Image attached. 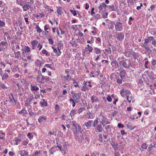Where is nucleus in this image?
<instances>
[{
	"label": "nucleus",
	"mask_w": 156,
	"mask_h": 156,
	"mask_svg": "<svg viewBox=\"0 0 156 156\" xmlns=\"http://www.w3.org/2000/svg\"><path fill=\"white\" fill-rule=\"evenodd\" d=\"M98 119L99 122L101 123V125L104 127L107 124L110 123V122L108 121V119L102 113H100Z\"/></svg>",
	"instance_id": "1"
},
{
	"label": "nucleus",
	"mask_w": 156,
	"mask_h": 156,
	"mask_svg": "<svg viewBox=\"0 0 156 156\" xmlns=\"http://www.w3.org/2000/svg\"><path fill=\"white\" fill-rule=\"evenodd\" d=\"M73 133L74 135L75 139L79 142H82L83 139V135L81 131L78 133V132H74Z\"/></svg>",
	"instance_id": "2"
},
{
	"label": "nucleus",
	"mask_w": 156,
	"mask_h": 156,
	"mask_svg": "<svg viewBox=\"0 0 156 156\" xmlns=\"http://www.w3.org/2000/svg\"><path fill=\"white\" fill-rule=\"evenodd\" d=\"M120 65L126 68H129L131 66V64L129 60L127 59L121 61Z\"/></svg>",
	"instance_id": "3"
},
{
	"label": "nucleus",
	"mask_w": 156,
	"mask_h": 156,
	"mask_svg": "<svg viewBox=\"0 0 156 156\" xmlns=\"http://www.w3.org/2000/svg\"><path fill=\"white\" fill-rule=\"evenodd\" d=\"M8 45L7 42L5 41H2L0 43V52L4 51L7 48Z\"/></svg>",
	"instance_id": "4"
},
{
	"label": "nucleus",
	"mask_w": 156,
	"mask_h": 156,
	"mask_svg": "<svg viewBox=\"0 0 156 156\" xmlns=\"http://www.w3.org/2000/svg\"><path fill=\"white\" fill-rule=\"evenodd\" d=\"M37 82L43 84L45 82L44 76L41 74H39L37 76Z\"/></svg>",
	"instance_id": "5"
},
{
	"label": "nucleus",
	"mask_w": 156,
	"mask_h": 156,
	"mask_svg": "<svg viewBox=\"0 0 156 156\" xmlns=\"http://www.w3.org/2000/svg\"><path fill=\"white\" fill-rule=\"evenodd\" d=\"M115 29L118 31H121L123 30V27L122 25V23L119 22L115 24Z\"/></svg>",
	"instance_id": "6"
},
{
	"label": "nucleus",
	"mask_w": 156,
	"mask_h": 156,
	"mask_svg": "<svg viewBox=\"0 0 156 156\" xmlns=\"http://www.w3.org/2000/svg\"><path fill=\"white\" fill-rule=\"evenodd\" d=\"M107 5L104 2L101 3L98 5V9L99 10V12L102 11L103 10L105 11L106 10V8L107 7Z\"/></svg>",
	"instance_id": "7"
},
{
	"label": "nucleus",
	"mask_w": 156,
	"mask_h": 156,
	"mask_svg": "<svg viewBox=\"0 0 156 156\" xmlns=\"http://www.w3.org/2000/svg\"><path fill=\"white\" fill-rule=\"evenodd\" d=\"M116 37L117 39L119 41H121L123 39L124 37V34L122 32H119L116 33Z\"/></svg>",
	"instance_id": "8"
},
{
	"label": "nucleus",
	"mask_w": 156,
	"mask_h": 156,
	"mask_svg": "<svg viewBox=\"0 0 156 156\" xmlns=\"http://www.w3.org/2000/svg\"><path fill=\"white\" fill-rule=\"evenodd\" d=\"M57 147L60 149V151L62 152H66L67 149V145L65 144L60 146L58 145L57 146Z\"/></svg>",
	"instance_id": "9"
},
{
	"label": "nucleus",
	"mask_w": 156,
	"mask_h": 156,
	"mask_svg": "<svg viewBox=\"0 0 156 156\" xmlns=\"http://www.w3.org/2000/svg\"><path fill=\"white\" fill-rule=\"evenodd\" d=\"M63 44L61 41H60L58 44V50L59 51V53L58 54V56L60 55L61 52L60 51V50L63 47Z\"/></svg>",
	"instance_id": "10"
},
{
	"label": "nucleus",
	"mask_w": 156,
	"mask_h": 156,
	"mask_svg": "<svg viewBox=\"0 0 156 156\" xmlns=\"http://www.w3.org/2000/svg\"><path fill=\"white\" fill-rule=\"evenodd\" d=\"M111 144L115 151H116L119 149V148L118 147L119 144L117 143L112 142L111 143Z\"/></svg>",
	"instance_id": "11"
},
{
	"label": "nucleus",
	"mask_w": 156,
	"mask_h": 156,
	"mask_svg": "<svg viewBox=\"0 0 156 156\" xmlns=\"http://www.w3.org/2000/svg\"><path fill=\"white\" fill-rule=\"evenodd\" d=\"M9 102L11 103H13L14 102L16 104L17 102V100H15L12 94H10L9 96Z\"/></svg>",
	"instance_id": "12"
},
{
	"label": "nucleus",
	"mask_w": 156,
	"mask_h": 156,
	"mask_svg": "<svg viewBox=\"0 0 156 156\" xmlns=\"http://www.w3.org/2000/svg\"><path fill=\"white\" fill-rule=\"evenodd\" d=\"M92 120H88L87 122H85L83 124V126L87 127V129H89L91 126V122Z\"/></svg>",
	"instance_id": "13"
},
{
	"label": "nucleus",
	"mask_w": 156,
	"mask_h": 156,
	"mask_svg": "<svg viewBox=\"0 0 156 156\" xmlns=\"http://www.w3.org/2000/svg\"><path fill=\"white\" fill-rule=\"evenodd\" d=\"M91 101L92 103L94 102H98L99 100L98 98L95 96H93L90 97Z\"/></svg>",
	"instance_id": "14"
},
{
	"label": "nucleus",
	"mask_w": 156,
	"mask_h": 156,
	"mask_svg": "<svg viewBox=\"0 0 156 156\" xmlns=\"http://www.w3.org/2000/svg\"><path fill=\"white\" fill-rule=\"evenodd\" d=\"M101 125V124H98L95 127L99 132H101L102 131V128Z\"/></svg>",
	"instance_id": "15"
},
{
	"label": "nucleus",
	"mask_w": 156,
	"mask_h": 156,
	"mask_svg": "<svg viewBox=\"0 0 156 156\" xmlns=\"http://www.w3.org/2000/svg\"><path fill=\"white\" fill-rule=\"evenodd\" d=\"M93 50V48L92 47H85V50L84 51V53L86 52H88V54H89L90 52H92Z\"/></svg>",
	"instance_id": "16"
},
{
	"label": "nucleus",
	"mask_w": 156,
	"mask_h": 156,
	"mask_svg": "<svg viewBox=\"0 0 156 156\" xmlns=\"http://www.w3.org/2000/svg\"><path fill=\"white\" fill-rule=\"evenodd\" d=\"M30 89L32 91H37L39 90V88L37 86H34L31 84L30 85Z\"/></svg>",
	"instance_id": "17"
},
{
	"label": "nucleus",
	"mask_w": 156,
	"mask_h": 156,
	"mask_svg": "<svg viewBox=\"0 0 156 156\" xmlns=\"http://www.w3.org/2000/svg\"><path fill=\"white\" fill-rule=\"evenodd\" d=\"M47 120V117L42 116H41L38 119V122L40 123H42V121Z\"/></svg>",
	"instance_id": "18"
},
{
	"label": "nucleus",
	"mask_w": 156,
	"mask_h": 156,
	"mask_svg": "<svg viewBox=\"0 0 156 156\" xmlns=\"http://www.w3.org/2000/svg\"><path fill=\"white\" fill-rule=\"evenodd\" d=\"M23 10L24 11H26L30 9L31 8L29 4H26L23 6Z\"/></svg>",
	"instance_id": "19"
},
{
	"label": "nucleus",
	"mask_w": 156,
	"mask_h": 156,
	"mask_svg": "<svg viewBox=\"0 0 156 156\" xmlns=\"http://www.w3.org/2000/svg\"><path fill=\"white\" fill-rule=\"evenodd\" d=\"M19 153L22 156H28V152L25 150H22L19 152Z\"/></svg>",
	"instance_id": "20"
},
{
	"label": "nucleus",
	"mask_w": 156,
	"mask_h": 156,
	"mask_svg": "<svg viewBox=\"0 0 156 156\" xmlns=\"http://www.w3.org/2000/svg\"><path fill=\"white\" fill-rule=\"evenodd\" d=\"M14 53L15 58L17 59H19L21 58V55L20 54V51H17V52H15L14 51Z\"/></svg>",
	"instance_id": "21"
},
{
	"label": "nucleus",
	"mask_w": 156,
	"mask_h": 156,
	"mask_svg": "<svg viewBox=\"0 0 156 156\" xmlns=\"http://www.w3.org/2000/svg\"><path fill=\"white\" fill-rule=\"evenodd\" d=\"M127 99L129 103H130L131 102H133L134 101V97L132 96H131L130 97H129V96H127Z\"/></svg>",
	"instance_id": "22"
},
{
	"label": "nucleus",
	"mask_w": 156,
	"mask_h": 156,
	"mask_svg": "<svg viewBox=\"0 0 156 156\" xmlns=\"http://www.w3.org/2000/svg\"><path fill=\"white\" fill-rule=\"evenodd\" d=\"M149 42V39H144V43H143L141 45L142 47H143V46H147L148 45Z\"/></svg>",
	"instance_id": "23"
},
{
	"label": "nucleus",
	"mask_w": 156,
	"mask_h": 156,
	"mask_svg": "<svg viewBox=\"0 0 156 156\" xmlns=\"http://www.w3.org/2000/svg\"><path fill=\"white\" fill-rule=\"evenodd\" d=\"M107 6H108L109 9L111 11H115L116 9V8L115 7L114 5H107Z\"/></svg>",
	"instance_id": "24"
},
{
	"label": "nucleus",
	"mask_w": 156,
	"mask_h": 156,
	"mask_svg": "<svg viewBox=\"0 0 156 156\" xmlns=\"http://www.w3.org/2000/svg\"><path fill=\"white\" fill-rule=\"evenodd\" d=\"M147 146L146 143H143L141 146V147L140 148V150L141 151H145L147 148Z\"/></svg>",
	"instance_id": "25"
},
{
	"label": "nucleus",
	"mask_w": 156,
	"mask_h": 156,
	"mask_svg": "<svg viewBox=\"0 0 156 156\" xmlns=\"http://www.w3.org/2000/svg\"><path fill=\"white\" fill-rule=\"evenodd\" d=\"M73 98L75 99H78L80 98V95L79 93L75 94L72 96Z\"/></svg>",
	"instance_id": "26"
},
{
	"label": "nucleus",
	"mask_w": 156,
	"mask_h": 156,
	"mask_svg": "<svg viewBox=\"0 0 156 156\" xmlns=\"http://www.w3.org/2000/svg\"><path fill=\"white\" fill-rule=\"evenodd\" d=\"M120 76L121 78H122L125 76L126 75V73L125 71L122 70L120 72Z\"/></svg>",
	"instance_id": "27"
},
{
	"label": "nucleus",
	"mask_w": 156,
	"mask_h": 156,
	"mask_svg": "<svg viewBox=\"0 0 156 156\" xmlns=\"http://www.w3.org/2000/svg\"><path fill=\"white\" fill-rule=\"evenodd\" d=\"M81 90L83 91H85L86 90H88L89 88L87 86H83L82 87Z\"/></svg>",
	"instance_id": "28"
},
{
	"label": "nucleus",
	"mask_w": 156,
	"mask_h": 156,
	"mask_svg": "<svg viewBox=\"0 0 156 156\" xmlns=\"http://www.w3.org/2000/svg\"><path fill=\"white\" fill-rule=\"evenodd\" d=\"M115 24L114 22H111L108 25V28L109 29H113Z\"/></svg>",
	"instance_id": "29"
},
{
	"label": "nucleus",
	"mask_w": 156,
	"mask_h": 156,
	"mask_svg": "<svg viewBox=\"0 0 156 156\" xmlns=\"http://www.w3.org/2000/svg\"><path fill=\"white\" fill-rule=\"evenodd\" d=\"M27 111L25 109H23L21 111L19 112V113L20 114H23V115L27 114Z\"/></svg>",
	"instance_id": "30"
},
{
	"label": "nucleus",
	"mask_w": 156,
	"mask_h": 156,
	"mask_svg": "<svg viewBox=\"0 0 156 156\" xmlns=\"http://www.w3.org/2000/svg\"><path fill=\"white\" fill-rule=\"evenodd\" d=\"M2 76V79L3 80L7 79L9 77L8 74L6 73H4Z\"/></svg>",
	"instance_id": "31"
},
{
	"label": "nucleus",
	"mask_w": 156,
	"mask_h": 156,
	"mask_svg": "<svg viewBox=\"0 0 156 156\" xmlns=\"http://www.w3.org/2000/svg\"><path fill=\"white\" fill-rule=\"evenodd\" d=\"M69 123L71 126H73V127L77 124L76 122L75 121H70Z\"/></svg>",
	"instance_id": "32"
},
{
	"label": "nucleus",
	"mask_w": 156,
	"mask_h": 156,
	"mask_svg": "<svg viewBox=\"0 0 156 156\" xmlns=\"http://www.w3.org/2000/svg\"><path fill=\"white\" fill-rule=\"evenodd\" d=\"M85 109L84 108L81 107L79 108L78 110V112L79 114L81 113L83 110Z\"/></svg>",
	"instance_id": "33"
},
{
	"label": "nucleus",
	"mask_w": 156,
	"mask_h": 156,
	"mask_svg": "<svg viewBox=\"0 0 156 156\" xmlns=\"http://www.w3.org/2000/svg\"><path fill=\"white\" fill-rule=\"evenodd\" d=\"M76 112V110L74 109H73L71 111L70 114L71 117L73 116H74V115L75 114Z\"/></svg>",
	"instance_id": "34"
},
{
	"label": "nucleus",
	"mask_w": 156,
	"mask_h": 156,
	"mask_svg": "<svg viewBox=\"0 0 156 156\" xmlns=\"http://www.w3.org/2000/svg\"><path fill=\"white\" fill-rule=\"evenodd\" d=\"M40 103L41 104V105L42 107L46 106L47 105L46 102L44 100H43V101L41 102Z\"/></svg>",
	"instance_id": "35"
},
{
	"label": "nucleus",
	"mask_w": 156,
	"mask_h": 156,
	"mask_svg": "<svg viewBox=\"0 0 156 156\" xmlns=\"http://www.w3.org/2000/svg\"><path fill=\"white\" fill-rule=\"evenodd\" d=\"M69 101L70 102H72L73 103V105L72 106L74 107L76 105H75V100L73 99V98H70L69 99Z\"/></svg>",
	"instance_id": "36"
},
{
	"label": "nucleus",
	"mask_w": 156,
	"mask_h": 156,
	"mask_svg": "<svg viewBox=\"0 0 156 156\" xmlns=\"http://www.w3.org/2000/svg\"><path fill=\"white\" fill-rule=\"evenodd\" d=\"M38 42L36 40H34L31 42V44L32 45L36 46L38 44Z\"/></svg>",
	"instance_id": "37"
},
{
	"label": "nucleus",
	"mask_w": 156,
	"mask_h": 156,
	"mask_svg": "<svg viewBox=\"0 0 156 156\" xmlns=\"http://www.w3.org/2000/svg\"><path fill=\"white\" fill-rule=\"evenodd\" d=\"M51 48L53 50L54 52V53H55L56 55H57L58 56V54L59 53V51H58V52L57 49L56 48H55V47H54L53 46H52Z\"/></svg>",
	"instance_id": "38"
},
{
	"label": "nucleus",
	"mask_w": 156,
	"mask_h": 156,
	"mask_svg": "<svg viewBox=\"0 0 156 156\" xmlns=\"http://www.w3.org/2000/svg\"><path fill=\"white\" fill-rule=\"evenodd\" d=\"M27 136L29 138L30 140H32L33 137V136L32 134L31 133H29L27 134Z\"/></svg>",
	"instance_id": "39"
},
{
	"label": "nucleus",
	"mask_w": 156,
	"mask_h": 156,
	"mask_svg": "<svg viewBox=\"0 0 156 156\" xmlns=\"http://www.w3.org/2000/svg\"><path fill=\"white\" fill-rule=\"evenodd\" d=\"M30 48L28 46H26L24 48V51L25 52H29L30 51Z\"/></svg>",
	"instance_id": "40"
},
{
	"label": "nucleus",
	"mask_w": 156,
	"mask_h": 156,
	"mask_svg": "<svg viewBox=\"0 0 156 156\" xmlns=\"http://www.w3.org/2000/svg\"><path fill=\"white\" fill-rule=\"evenodd\" d=\"M36 29L38 33H40L42 32L41 30L38 25H36Z\"/></svg>",
	"instance_id": "41"
},
{
	"label": "nucleus",
	"mask_w": 156,
	"mask_h": 156,
	"mask_svg": "<svg viewBox=\"0 0 156 156\" xmlns=\"http://www.w3.org/2000/svg\"><path fill=\"white\" fill-rule=\"evenodd\" d=\"M5 23L4 21L0 20V26L1 27H4L5 25Z\"/></svg>",
	"instance_id": "42"
},
{
	"label": "nucleus",
	"mask_w": 156,
	"mask_h": 156,
	"mask_svg": "<svg viewBox=\"0 0 156 156\" xmlns=\"http://www.w3.org/2000/svg\"><path fill=\"white\" fill-rule=\"evenodd\" d=\"M118 110L117 109H115L114 111L112 113V115L114 116L117 114L118 113Z\"/></svg>",
	"instance_id": "43"
},
{
	"label": "nucleus",
	"mask_w": 156,
	"mask_h": 156,
	"mask_svg": "<svg viewBox=\"0 0 156 156\" xmlns=\"http://www.w3.org/2000/svg\"><path fill=\"white\" fill-rule=\"evenodd\" d=\"M94 49L95 51H96L95 53L97 54H101V51L100 49H99L97 48H96Z\"/></svg>",
	"instance_id": "44"
},
{
	"label": "nucleus",
	"mask_w": 156,
	"mask_h": 156,
	"mask_svg": "<svg viewBox=\"0 0 156 156\" xmlns=\"http://www.w3.org/2000/svg\"><path fill=\"white\" fill-rule=\"evenodd\" d=\"M98 119H96L94 121V123L93 124V126H94V127H95L96 126V125L98 124Z\"/></svg>",
	"instance_id": "45"
},
{
	"label": "nucleus",
	"mask_w": 156,
	"mask_h": 156,
	"mask_svg": "<svg viewBox=\"0 0 156 156\" xmlns=\"http://www.w3.org/2000/svg\"><path fill=\"white\" fill-rule=\"evenodd\" d=\"M117 63L116 60L113 61L111 62V64L113 66H115L116 65H117Z\"/></svg>",
	"instance_id": "46"
},
{
	"label": "nucleus",
	"mask_w": 156,
	"mask_h": 156,
	"mask_svg": "<svg viewBox=\"0 0 156 156\" xmlns=\"http://www.w3.org/2000/svg\"><path fill=\"white\" fill-rule=\"evenodd\" d=\"M70 11L74 16H75L76 15L77 13L76 11L73 10L72 9H71L70 10Z\"/></svg>",
	"instance_id": "47"
},
{
	"label": "nucleus",
	"mask_w": 156,
	"mask_h": 156,
	"mask_svg": "<svg viewBox=\"0 0 156 156\" xmlns=\"http://www.w3.org/2000/svg\"><path fill=\"white\" fill-rule=\"evenodd\" d=\"M125 93V90H124L123 89L120 92V94H121V95L122 97H123V96L124 95V93Z\"/></svg>",
	"instance_id": "48"
},
{
	"label": "nucleus",
	"mask_w": 156,
	"mask_h": 156,
	"mask_svg": "<svg viewBox=\"0 0 156 156\" xmlns=\"http://www.w3.org/2000/svg\"><path fill=\"white\" fill-rule=\"evenodd\" d=\"M143 47L147 51L149 52V51H151V50L150 49L149 47L148 46H143Z\"/></svg>",
	"instance_id": "49"
},
{
	"label": "nucleus",
	"mask_w": 156,
	"mask_h": 156,
	"mask_svg": "<svg viewBox=\"0 0 156 156\" xmlns=\"http://www.w3.org/2000/svg\"><path fill=\"white\" fill-rule=\"evenodd\" d=\"M57 12L58 14L60 15H62V9H58L57 10Z\"/></svg>",
	"instance_id": "50"
},
{
	"label": "nucleus",
	"mask_w": 156,
	"mask_h": 156,
	"mask_svg": "<svg viewBox=\"0 0 156 156\" xmlns=\"http://www.w3.org/2000/svg\"><path fill=\"white\" fill-rule=\"evenodd\" d=\"M108 44V49L110 51H111V48L110 47L111 46V44L109 42H107Z\"/></svg>",
	"instance_id": "51"
},
{
	"label": "nucleus",
	"mask_w": 156,
	"mask_h": 156,
	"mask_svg": "<svg viewBox=\"0 0 156 156\" xmlns=\"http://www.w3.org/2000/svg\"><path fill=\"white\" fill-rule=\"evenodd\" d=\"M102 134H99V138L98 140L100 141H101L102 142Z\"/></svg>",
	"instance_id": "52"
},
{
	"label": "nucleus",
	"mask_w": 156,
	"mask_h": 156,
	"mask_svg": "<svg viewBox=\"0 0 156 156\" xmlns=\"http://www.w3.org/2000/svg\"><path fill=\"white\" fill-rule=\"evenodd\" d=\"M125 94L126 95L127 97V96H129V95L130 93V91L129 90H125Z\"/></svg>",
	"instance_id": "53"
},
{
	"label": "nucleus",
	"mask_w": 156,
	"mask_h": 156,
	"mask_svg": "<svg viewBox=\"0 0 156 156\" xmlns=\"http://www.w3.org/2000/svg\"><path fill=\"white\" fill-rule=\"evenodd\" d=\"M51 65L49 64H46L44 66V67L49 68L51 69Z\"/></svg>",
	"instance_id": "54"
},
{
	"label": "nucleus",
	"mask_w": 156,
	"mask_h": 156,
	"mask_svg": "<svg viewBox=\"0 0 156 156\" xmlns=\"http://www.w3.org/2000/svg\"><path fill=\"white\" fill-rule=\"evenodd\" d=\"M17 2L18 4L20 6H23V3L21 1H20V0L17 1Z\"/></svg>",
	"instance_id": "55"
},
{
	"label": "nucleus",
	"mask_w": 156,
	"mask_h": 156,
	"mask_svg": "<svg viewBox=\"0 0 156 156\" xmlns=\"http://www.w3.org/2000/svg\"><path fill=\"white\" fill-rule=\"evenodd\" d=\"M108 12H105V13H104L103 15V17L104 18H106L107 17V16L108 15Z\"/></svg>",
	"instance_id": "56"
},
{
	"label": "nucleus",
	"mask_w": 156,
	"mask_h": 156,
	"mask_svg": "<svg viewBox=\"0 0 156 156\" xmlns=\"http://www.w3.org/2000/svg\"><path fill=\"white\" fill-rule=\"evenodd\" d=\"M28 140H24V141H23V145H26L28 144Z\"/></svg>",
	"instance_id": "57"
},
{
	"label": "nucleus",
	"mask_w": 156,
	"mask_h": 156,
	"mask_svg": "<svg viewBox=\"0 0 156 156\" xmlns=\"http://www.w3.org/2000/svg\"><path fill=\"white\" fill-rule=\"evenodd\" d=\"M107 101L108 102H111L112 101V98H111V96L109 95H108V96L107 98Z\"/></svg>",
	"instance_id": "58"
},
{
	"label": "nucleus",
	"mask_w": 156,
	"mask_h": 156,
	"mask_svg": "<svg viewBox=\"0 0 156 156\" xmlns=\"http://www.w3.org/2000/svg\"><path fill=\"white\" fill-rule=\"evenodd\" d=\"M108 46L107 42H104L103 43V47L105 48Z\"/></svg>",
	"instance_id": "59"
},
{
	"label": "nucleus",
	"mask_w": 156,
	"mask_h": 156,
	"mask_svg": "<svg viewBox=\"0 0 156 156\" xmlns=\"http://www.w3.org/2000/svg\"><path fill=\"white\" fill-rule=\"evenodd\" d=\"M117 127L119 128H123L124 127V126L121 123H118Z\"/></svg>",
	"instance_id": "60"
},
{
	"label": "nucleus",
	"mask_w": 156,
	"mask_h": 156,
	"mask_svg": "<svg viewBox=\"0 0 156 156\" xmlns=\"http://www.w3.org/2000/svg\"><path fill=\"white\" fill-rule=\"evenodd\" d=\"M48 41L49 42V43L51 44H53L54 43L53 41L51 38H49L48 39Z\"/></svg>",
	"instance_id": "61"
},
{
	"label": "nucleus",
	"mask_w": 156,
	"mask_h": 156,
	"mask_svg": "<svg viewBox=\"0 0 156 156\" xmlns=\"http://www.w3.org/2000/svg\"><path fill=\"white\" fill-rule=\"evenodd\" d=\"M49 26L48 25H45L44 26V30H45L46 31L47 30L49 29Z\"/></svg>",
	"instance_id": "62"
},
{
	"label": "nucleus",
	"mask_w": 156,
	"mask_h": 156,
	"mask_svg": "<svg viewBox=\"0 0 156 156\" xmlns=\"http://www.w3.org/2000/svg\"><path fill=\"white\" fill-rule=\"evenodd\" d=\"M0 86L3 89H4L6 87L5 85L3 83H2L1 82L0 83Z\"/></svg>",
	"instance_id": "63"
},
{
	"label": "nucleus",
	"mask_w": 156,
	"mask_h": 156,
	"mask_svg": "<svg viewBox=\"0 0 156 156\" xmlns=\"http://www.w3.org/2000/svg\"><path fill=\"white\" fill-rule=\"evenodd\" d=\"M152 64L153 66H155L156 65V60H153L151 61Z\"/></svg>",
	"instance_id": "64"
}]
</instances>
